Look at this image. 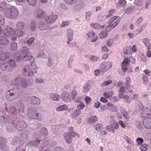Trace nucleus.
<instances>
[{"label":"nucleus","mask_w":151,"mask_h":151,"mask_svg":"<svg viewBox=\"0 0 151 151\" xmlns=\"http://www.w3.org/2000/svg\"><path fill=\"white\" fill-rule=\"evenodd\" d=\"M16 29L18 30L17 33L16 32H15L12 28L7 25L6 27V31L4 32V33L7 36L15 33L16 36L18 37L24 35V32L22 30L24 29L26 26V24L23 22H19L16 24Z\"/></svg>","instance_id":"1"},{"label":"nucleus","mask_w":151,"mask_h":151,"mask_svg":"<svg viewBox=\"0 0 151 151\" xmlns=\"http://www.w3.org/2000/svg\"><path fill=\"white\" fill-rule=\"evenodd\" d=\"M19 13L15 7L12 6L5 10L4 14L6 17L12 19L17 18Z\"/></svg>","instance_id":"2"},{"label":"nucleus","mask_w":151,"mask_h":151,"mask_svg":"<svg viewBox=\"0 0 151 151\" xmlns=\"http://www.w3.org/2000/svg\"><path fill=\"white\" fill-rule=\"evenodd\" d=\"M37 68L35 62L31 63L30 65L25 66L23 71V74L25 76H32L33 73L37 72Z\"/></svg>","instance_id":"3"},{"label":"nucleus","mask_w":151,"mask_h":151,"mask_svg":"<svg viewBox=\"0 0 151 151\" xmlns=\"http://www.w3.org/2000/svg\"><path fill=\"white\" fill-rule=\"evenodd\" d=\"M22 79V78L18 76L16 77L14 80L12 81L11 84L12 85H15V86L11 90H9L7 92V94L11 91L19 94H21L24 91L20 87V86H19V83H20V82H21Z\"/></svg>","instance_id":"4"},{"label":"nucleus","mask_w":151,"mask_h":151,"mask_svg":"<svg viewBox=\"0 0 151 151\" xmlns=\"http://www.w3.org/2000/svg\"><path fill=\"white\" fill-rule=\"evenodd\" d=\"M16 60L18 63L26 62L29 60L32 63L35 62V58L32 55H28V53H21L19 54L16 58Z\"/></svg>","instance_id":"5"},{"label":"nucleus","mask_w":151,"mask_h":151,"mask_svg":"<svg viewBox=\"0 0 151 151\" xmlns=\"http://www.w3.org/2000/svg\"><path fill=\"white\" fill-rule=\"evenodd\" d=\"M132 64L134 63L135 62V59L132 56H130L129 60L127 58H125L123 60L122 63V70L124 72H126L128 70L129 72H132V70L131 67L129 66V61Z\"/></svg>","instance_id":"6"},{"label":"nucleus","mask_w":151,"mask_h":151,"mask_svg":"<svg viewBox=\"0 0 151 151\" xmlns=\"http://www.w3.org/2000/svg\"><path fill=\"white\" fill-rule=\"evenodd\" d=\"M27 115L28 117L31 119H36L39 121H41L42 119L41 114L39 113H37L36 110L34 109H32L29 110Z\"/></svg>","instance_id":"7"},{"label":"nucleus","mask_w":151,"mask_h":151,"mask_svg":"<svg viewBox=\"0 0 151 151\" xmlns=\"http://www.w3.org/2000/svg\"><path fill=\"white\" fill-rule=\"evenodd\" d=\"M13 127H16L19 130H22L23 128H25L27 125L25 122L21 121L18 122V120L16 119L15 120L13 121L10 124Z\"/></svg>","instance_id":"8"},{"label":"nucleus","mask_w":151,"mask_h":151,"mask_svg":"<svg viewBox=\"0 0 151 151\" xmlns=\"http://www.w3.org/2000/svg\"><path fill=\"white\" fill-rule=\"evenodd\" d=\"M113 65L111 62L105 61L101 64L100 69L103 72H106L110 69Z\"/></svg>","instance_id":"9"},{"label":"nucleus","mask_w":151,"mask_h":151,"mask_svg":"<svg viewBox=\"0 0 151 151\" xmlns=\"http://www.w3.org/2000/svg\"><path fill=\"white\" fill-rule=\"evenodd\" d=\"M33 84L29 81L27 80L25 78H22L19 85L20 87L23 90V88L25 89L30 87Z\"/></svg>","instance_id":"10"},{"label":"nucleus","mask_w":151,"mask_h":151,"mask_svg":"<svg viewBox=\"0 0 151 151\" xmlns=\"http://www.w3.org/2000/svg\"><path fill=\"white\" fill-rule=\"evenodd\" d=\"M58 17L57 15L52 14L50 15L45 16L44 19L47 24H50L53 23L57 19Z\"/></svg>","instance_id":"11"},{"label":"nucleus","mask_w":151,"mask_h":151,"mask_svg":"<svg viewBox=\"0 0 151 151\" xmlns=\"http://www.w3.org/2000/svg\"><path fill=\"white\" fill-rule=\"evenodd\" d=\"M88 39L90 40L92 42H95L98 38V36L95 35V33L93 31H89L87 34Z\"/></svg>","instance_id":"12"},{"label":"nucleus","mask_w":151,"mask_h":151,"mask_svg":"<svg viewBox=\"0 0 151 151\" xmlns=\"http://www.w3.org/2000/svg\"><path fill=\"white\" fill-rule=\"evenodd\" d=\"M8 67V71H12L17 67V65L15 61L13 59H10L7 62Z\"/></svg>","instance_id":"13"},{"label":"nucleus","mask_w":151,"mask_h":151,"mask_svg":"<svg viewBox=\"0 0 151 151\" xmlns=\"http://www.w3.org/2000/svg\"><path fill=\"white\" fill-rule=\"evenodd\" d=\"M27 100L34 104H39L40 102V100L35 96H29L27 98Z\"/></svg>","instance_id":"14"},{"label":"nucleus","mask_w":151,"mask_h":151,"mask_svg":"<svg viewBox=\"0 0 151 151\" xmlns=\"http://www.w3.org/2000/svg\"><path fill=\"white\" fill-rule=\"evenodd\" d=\"M45 12L41 9H38L36 10L35 14V17L38 19L40 18H44Z\"/></svg>","instance_id":"15"},{"label":"nucleus","mask_w":151,"mask_h":151,"mask_svg":"<svg viewBox=\"0 0 151 151\" xmlns=\"http://www.w3.org/2000/svg\"><path fill=\"white\" fill-rule=\"evenodd\" d=\"M144 127L146 129H151V118H147L144 119L143 121Z\"/></svg>","instance_id":"16"},{"label":"nucleus","mask_w":151,"mask_h":151,"mask_svg":"<svg viewBox=\"0 0 151 151\" xmlns=\"http://www.w3.org/2000/svg\"><path fill=\"white\" fill-rule=\"evenodd\" d=\"M61 99L66 102L70 101L71 97L70 94L65 91L63 92L61 96Z\"/></svg>","instance_id":"17"},{"label":"nucleus","mask_w":151,"mask_h":151,"mask_svg":"<svg viewBox=\"0 0 151 151\" xmlns=\"http://www.w3.org/2000/svg\"><path fill=\"white\" fill-rule=\"evenodd\" d=\"M0 148L4 151H6L8 149L6 143V139L2 137H0Z\"/></svg>","instance_id":"18"},{"label":"nucleus","mask_w":151,"mask_h":151,"mask_svg":"<svg viewBox=\"0 0 151 151\" xmlns=\"http://www.w3.org/2000/svg\"><path fill=\"white\" fill-rule=\"evenodd\" d=\"M5 108L7 111L10 114L16 115L17 114V111L14 106L10 105L7 107L6 105Z\"/></svg>","instance_id":"19"},{"label":"nucleus","mask_w":151,"mask_h":151,"mask_svg":"<svg viewBox=\"0 0 151 151\" xmlns=\"http://www.w3.org/2000/svg\"><path fill=\"white\" fill-rule=\"evenodd\" d=\"M151 116V112L149 108H146L143 110L141 114V116L142 117Z\"/></svg>","instance_id":"20"},{"label":"nucleus","mask_w":151,"mask_h":151,"mask_svg":"<svg viewBox=\"0 0 151 151\" xmlns=\"http://www.w3.org/2000/svg\"><path fill=\"white\" fill-rule=\"evenodd\" d=\"M119 22V20H117L112 24L108 25L105 28L106 31L107 32L110 31L111 28L113 29L117 25Z\"/></svg>","instance_id":"21"},{"label":"nucleus","mask_w":151,"mask_h":151,"mask_svg":"<svg viewBox=\"0 0 151 151\" xmlns=\"http://www.w3.org/2000/svg\"><path fill=\"white\" fill-rule=\"evenodd\" d=\"M38 28L40 30L43 31L49 29V26L45 24L43 21H40L39 24Z\"/></svg>","instance_id":"22"},{"label":"nucleus","mask_w":151,"mask_h":151,"mask_svg":"<svg viewBox=\"0 0 151 151\" xmlns=\"http://www.w3.org/2000/svg\"><path fill=\"white\" fill-rule=\"evenodd\" d=\"M17 94H16L15 93H9V94H7L6 96V98L9 101L12 100L18 97L20 94L18 93H17Z\"/></svg>","instance_id":"23"},{"label":"nucleus","mask_w":151,"mask_h":151,"mask_svg":"<svg viewBox=\"0 0 151 151\" xmlns=\"http://www.w3.org/2000/svg\"><path fill=\"white\" fill-rule=\"evenodd\" d=\"M107 109L112 112H116L118 111L117 107L110 103H108L106 105Z\"/></svg>","instance_id":"24"},{"label":"nucleus","mask_w":151,"mask_h":151,"mask_svg":"<svg viewBox=\"0 0 151 151\" xmlns=\"http://www.w3.org/2000/svg\"><path fill=\"white\" fill-rule=\"evenodd\" d=\"M119 96L120 98L124 99V101L127 103H129L131 101V98L127 95H124L123 94L119 93Z\"/></svg>","instance_id":"25"},{"label":"nucleus","mask_w":151,"mask_h":151,"mask_svg":"<svg viewBox=\"0 0 151 151\" xmlns=\"http://www.w3.org/2000/svg\"><path fill=\"white\" fill-rule=\"evenodd\" d=\"M65 139L66 142L68 144H70L73 140L72 137L68 133H65L64 135Z\"/></svg>","instance_id":"26"},{"label":"nucleus","mask_w":151,"mask_h":151,"mask_svg":"<svg viewBox=\"0 0 151 151\" xmlns=\"http://www.w3.org/2000/svg\"><path fill=\"white\" fill-rule=\"evenodd\" d=\"M67 36L68 40L71 41L73 40V30L70 29H68L67 30Z\"/></svg>","instance_id":"27"},{"label":"nucleus","mask_w":151,"mask_h":151,"mask_svg":"<svg viewBox=\"0 0 151 151\" xmlns=\"http://www.w3.org/2000/svg\"><path fill=\"white\" fill-rule=\"evenodd\" d=\"M50 98L53 101H58L60 99L59 95L56 93H51L50 95Z\"/></svg>","instance_id":"28"},{"label":"nucleus","mask_w":151,"mask_h":151,"mask_svg":"<svg viewBox=\"0 0 151 151\" xmlns=\"http://www.w3.org/2000/svg\"><path fill=\"white\" fill-rule=\"evenodd\" d=\"M9 43V40H7L6 37L4 36L0 37V44L3 45H6Z\"/></svg>","instance_id":"29"},{"label":"nucleus","mask_w":151,"mask_h":151,"mask_svg":"<svg viewBox=\"0 0 151 151\" xmlns=\"http://www.w3.org/2000/svg\"><path fill=\"white\" fill-rule=\"evenodd\" d=\"M69 108L67 105L64 104L61 105L56 108V111H60L64 110L67 111Z\"/></svg>","instance_id":"30"},{"label":"nucleus","mask_w":151,"mask_h":151,"mask_svg":"<svg viewBox=\"0 0 151 151\" xmlns=\"http://www.w3.org/2000/svg\"><path fill=\"white\" fill-rule=\"evenodd\" d=\"M9 66L7 63L3 62L0 65V68L2 71H5L7 70L8 71Z\"/></svg>","instance_id":"31"},{"label":"nucleus","mask_w":151,"mask_h":151,"mask_svg":"<svg viewBox=\"0 0 151 151\" xmlns=\"http://www.w3.org/2000/svg\"><path fill=\"white\" fill-rule=\"evenodd\" d=\"M81 113V111L79 109H77L71 115V117L73 118H75L78 116Z\"/></svg>","instance_id":"32"},{"label":"nucleus","mask_w":151,"mask_h":151,"mask_svg":"<svg viewBox=\"0 0 151 151\" xmlns=\"http://www.w3.org/2000/svg\"><path fill=\"white\" fill-rule=\"evenodd\" d=\"M76 6L80 9H81L85 6V4L82 1H79L77 2Z\"/></svg>","instance_id":"33"},{"label":"nucleus","mask_w":151,"mask_h":151,"mask_svg":"<svg viewBox=\"0 0 151 151\" xmlns=\"http://www.w3.org/2000/svg\"><path fill=\"white\" fill-rule=\"evenodd\" d=\"M107 35V32L104 30L102 31L99 35V37L101 39H104L106 37Z\"/></svg>","instance_id":"34"},{"label":"nucleus","mask_w":151,"mask_h":151,"mask_svg":"<svg viewBox=\"0 0 151 151\" xmlns=\"http://www.w3.org/2000/svg\"><path fill=\"white\" fill-rule=\"evenodd\" d=\"M36 26L35 22L34 21H32L29 26V28L32 31H34L36 29Z\"/></svg>","instance_id":"35"},{"label":"nucleus","mask_w":151,"mask_h":151,"mask_svg":"<svg viewBox=\"0 0 151 151\" xmlns=\"http://www.w3.org/2000/svg\"><path fill=\"white\" fill-rule=\"evenodd\" d=\"M83 91L85 93H86L89 91L90 89V83L89 82H88L83 87Z\"/></svg>","instance_id":"36"},{"label":"nucleus","mask_w":151,"mask_h":151,"mask_svg":"<svg viewBox=\"0 0 151 151\" xmlns=\"http://www.w3.org/2000/svg\"><path fill=\"white\" fill-rule=\"evenodd\" d=\"M2 56L0 58V60L2 61H4L9 57V54L8 52H6L2 54Z\"/></svg>","instance_id":"37"},{"label":"nucleus","mask_w":151,"mask_h":151,"mask_svg":"<svg viewBox=\"0 0 151 151\" xmlns=\"http://www.w3.org/2000/svg\"><path fill=\"white\" fill-rule=\"evenodd\" d=\"M26 3L32 6H35L37 2V0H26Z\"/></svg>","instance_id":"38"},{"label":"nucleus","mask_w":151,"mask_h":151,"mask_svg":"<svg viewBox=\"0 0 151 151\" xmlns=\"http://www.w3.org/2000/svg\"><path fill=\"white\" fill-rule=\"evenodd\" d=\"M94 127L97 132L100 131L103 129L102 125L100 124H96L94 126Z\"/></svg>","instance_id":"39"},{"label":"nucleus","mask_w":151,"mask_h":151,"mask_svg":"<svg viewBox=\"0 0 151 151\" xmlns=\"http://www.w3.org/2000/svg\"><path fill=\"white\" fill-rule=\"evenodd\" d=\"M119 17H114L110 19L108 22V23L109 24H111L113 23H114L117 20H119Z\"/></svg>","instance_id":"40"},{"label":"nucleus","mask_w":151,"mask_h":151,"mask_svg":"<svg viewBox=\"0 0 151 151\" xmlns=\"http://www.w3.org/2000/svg\"><path fill=\"white\" fill-rule=\"evenodd\" d=\"M34 40V37H32L27 41L26 43L29 47H31L33 43Z\"/></svg>","instance_id":"41"},{"label":"nucleus","mask_w":151,"mask_h":151,"mask_svg":"<svg viewBox=\"0 0 151 151\" xmlns=\"http://www.w3.org/2000/svg\"><path fill=\"white\" fill-rule=\"evenodd\" d=\"M20 142L19 138L17 137H15L12 140V143L13 145H16Z\"/></svg>","instance_id":"42"},{"label":"nucleus","mask_w":151,"mask_h":151,"mask_svg":"<svg viewBox=\"0 0 151 151\" xmlns=\"http://www.w3.org/2000/svg\"><path fill=\"white\" fill-rule=\"evenodd\" d=\"M136 108L138 110L142 109L143 108V105L142 103L140 101H138L137 103Z\"/></svg>","instance_id":"43"},{"label":"nucleus","mask_w":151,"mask_h":151,"mask_svg":"<svg viewBox=\"0 0 151 151\" xmlns=\"http://www.w3.org/2000/svg\"><path fill=\"white\" fill-rule=\"evenodd\" d=\"M126 4V1L124 0H121L117 3L116 4V5L117 6L119 7H122L125 5Z\"/></svg>","instance_id":"44"},{"label":"nucleus","mask_w":151,"mask_h":151,"mask_svg":"<svg viewBox=\"0 0 151 151\" xmlns=\"http://www.w3.org/2000/svg\"><path fill=\"white\" fill-rule=\"evenodd\" d=\"M114 94L113 91H110L108 92L105 93L104 94V96L107 98H109L110 97Z\"/></svg>","instance_id":"45"},{"label":"nucleus","mask_w":151,"mask_h":151,"mask_svg":"<svg viewBox=\"0 0 151 151\" xmlns=\"http://www.w3.org/2000/svg\"><path fill=\"white\" fill-rule=\"evenodd\" d=\"M112 82V81L111 80H109L102 83L101 84V87L106 86L111 83Z\"/></svg>","instance_id":"46"},{"label":"nucleus","mask_w":151,"mask_h":151,"mask_svg":"<svg viewBox=\"0 0 151 151\" xmlns=\"http://www.w3.org/2000/svg\"><path fill=\"white\" fill-rule=\"evenodd\" d=\"M122 114L124 118L127 120H128L130 119V117L128 116V113L127 111L125 110L122 111Z\"/></svg>","instance_id":"47"},{"label":"nucleus","mask_w":151,"mask_h":151,"mask_svg":"<svg viewBox=\"0 0 151 151\" xmlns=\"http://www.w3.org/2000/svg\"><path fill=\"white\" fill-rule=\"evenodd\" d=\"M40 140H36L35 142H29V144L32 145L33 146L36 147L37 146L40 142Z\"/></svg>","instance_id":"48"},{"label":"nucleus","mask_w":151,"mask_h":151,"mask_svg":"<svg viewBox=\"0 0 151 151\" xmlns=\"http://www.w3.org/2000/svg\"><path fill=\"white\" fill-rule=\"evenodd\" d=\"M77 107L78 108V109H79L80 110L82 109L85 107V105L82 102H80L77 104Z\"/></svg>","instance_id":"49"},{"label":"nucleus","mask_w":151,"mask_h":151,"mask_svg":"<svg viewBox=\"0 0 151 151\" xmlns=\"http://www.w3.org/2000/svg\"><path fill=\"white\" fill-rule=\"evenodd\" d=\"M126 93H129L132 92V90L131 89V85H126Z\"/></svg>","instance_id":"50"},{"label":"nucleus","mask_w":151,"mask_h":151,"mask_svg":"<svg viewBox=\"0 0 151 151\" xmlns=\"http://www.w3.org/2000/svg\"><path fill=\"white\" fill-rule=\"evenodd\" d=\"M41 133L42 135L46 136L48 135V131L45 128H42L41 130Z\"/></svg>","instance_id":"51"},{"label":"nucleus","mask_w":151,"mask_h":151,"mask_svg":"<svg viewBox=\"0 0 151 151\" xmlns=\"http://www.w3.org/2000/svg\"><path fill=\"white\" fill-rule=\"evenodd\" d=\"M92 14V12L90 11L86 12L85 19L87 21H88L90 19V16Z\"/></svg>","instance_id":"52"},{"label":"nucleus","mask_w":151,"mask_h":151,"mask_svg":"<svg viewBox=\"0 0 151 151\" xmlns=\"http://www.w3.org/2000/svg\"><path fill=\"white\" fill-rule=\"evenodd\" d=\"M6 31V29H5V30H4L3 32V34H4V35H5L6 36H8V37H9V36H10V38L11 39V40H13V41H15V40L16 39H17V38L16 37H15V36H12V35H15L16 36V34H15V33L14 34H13V35H12V34H10V35H9V36H7L6 35H5L4 33V32Z\"/></svg>","instance_id":"53"},{"label":"nucleus","mask_w":151,"mask_h":151,"mask_svg":"<svg viewBox=\"0 0 151 151\" xmlns=\"http://www.w3.org/2000/svg\"><path fill=\"white\" fill-rule=\"evenodd\" d=\"M77 94L78 92L76 90H73L72 91L71 94L72 95V98L73 100L75 99Z\"/></svg>","instance_id":"54"},{"label":"nucleus","mask_w":151,"mask_h":151,"mask_svg":"<svg viewBox=\"0 0 151 151\" xmlns=\"http://www.w3.org/2000/svg\"><path fill=\"white\" fill-rule=\"evenodd\" d=\"M98 120V118L96 116H94L91 118L89 121L91 123H93Z\"/></svg>","instance_id":"55"},{"label":"nucleus","mask_w":151,"mask_h":151,"mask_svg":"<svg viewBox=\"0 0 151 151\" xmlns=\"http://www.w3.org/2000/svg\"><path fill=\"white\" fill-rule=\"evenodd\" d=\"M48 62L47 63V65L48 67H50L53 65V63L52 61V59L50 58H49L48 59Z\"/></svg>","instance_id":"56"},{"label":"nucleus","mask_w":151,"mask_h":151,"mask_svg":"<svg viewBox=\"0 0 151 151\" xmlns=\"http://www.w3.org/2000/svg\"><path fill=\"white\" fill-rule=\"evenodd\" d=\"M11 49L12 50H14L17 49V44L14 42H13L11 43Z\"/></svg>","instance_id":"57"},{"label":"nucleus","mask_w":151,"mask_h":151,"mask_svg":"<svg viewBox=\"0 0 151 151\" xmlns=\"http://www.w3.org/2000/svg\"><path fill=\"white\" fill-rule=\"evenodd\" d=\"M148 146L147 145L144 144L142 145L140 147V149L142 151H145L148 149Z\"/></svg>","instance_id":"58"},{"label":"nucleus","mask_w":151,"mask_h":151,"mask_svg":"<svg viewBox=\"0 0 151 151\" xmlns=\"http://www.w3.org/2000/svg\"><path fill=\"white\" fill-rule=\"evenodd\" d=\"M66 3L68 5H72L75 3L76 0H64Z\"/></svg>","instance_id":"59"},{"label":"nucleus","mask_w":151,"mask_h":151,"mask_svg":"<svg viewBox=\"0 0 151 151\" xmlns=\"http://www.w3.org/2000/svg\"><path fill=\"white\" fill-rule=\"evenodd\" d=\"M29 50V49L27 47H23L22 49V53H28V52Z\"/></svg>","instance_id":"60"},{"label":"nucleus","mask_w":151,"mask_h":151,"mask_svg":"<svg viewBox=\"0 0 151 151\" xmlns=\"http://www.w3.org/2000/svg\"><path fill=\"white\" fill-rule=\"evenodd\" d=\"M130 48H128L127 49H125L124 51V53L127 55H131L132 52L129 50H130Z\"/></svg>","instance_id":"61"},{"label":"nucleus","mask_w":151,"mask_h":151,"mask_svg":"<svg viewBox=\"0 0 151 151\" xmlns=\"http://www.w3.org/2000/svg\"><path fill=\"white\" fill-rule=\"evenodd\" d=\"M90 25L93 28L95 29H98L100 27V25L98 23H91Z\"/></svg>","instance_id":"62"},{"label":"nucleus","mask_w":151,"mask_h":151,"mask_svg":"<svg viewBox=\"0 0 151 151\" xmlns=\"http://www.w3.org/2000/svg\"><path fill=\"white\" fill-rule=\"evenodd\" d=\"M16 151H25L24 147L20 146L16 148Z\"/></svg>","instance_id":"63"},{"label":"nucleus","mask_w":151,"mask_h":151,"mask_svg":"<svg viewBox=\"0 0 151 151\" xmlns=\"http://www.w3.org/2000/svg\"><path fill=\"white\" fill-rule=\"evenodd\" d=\"M98 58L97 56L94 55H92L91 56L90 59L91 61L93 62H95L97 60Z\"/></svg>","instance_id":"64"}]
</instances>
